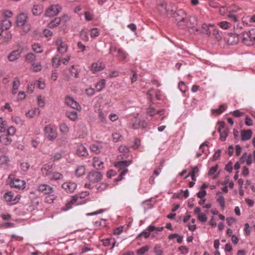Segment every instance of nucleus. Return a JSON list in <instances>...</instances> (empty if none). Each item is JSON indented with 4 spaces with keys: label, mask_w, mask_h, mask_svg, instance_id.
<instances>
[{
    "label": "nucleus",
    "mask_w": 255,
    "mask_h": 255,
    "mask_svg": "<svg viewBox=\"0 0 255 255\" xmlns=\"http://www.w3.org/2000/svg\"><path fill=\"white\" fill-rule=\"evenodd\" d=\"M194 214L197 215V219L201 223H205L208 220L207 214L202 213L199 207H196L194 209Z\"/></svg>",
    "instance_id": "ddd939ff"
},
{
    "label": "nucleus",
    "mask_w": 255,
    "mask_h": 255,
    "mask_svg": "<svg viewBox=\"0 0 255 255\" xmlns=\"http://www.w3.org/2000/svg\"><path fill=\"white\" fill-rule=\"evenodd\" d=\"M105 68V64L100 61H97L93 63L91 67V70L94 73L100 72Z\"/></svg>",
    "instance_id": "f3484780"
},
{
    "label": "nucleus",
    "mask_w": 255,
    "mask_h": 255,
    "mask_svg": "<svg viewBox=\"0 0 255 255\" xmlns=\"http://www.w3.org/2000/svg\"><path fill=\"white\" fill-rule=\"evenodd\" d=\"M217 202L222 210H224L225 208V199L224 196L219 195L217 199Z\"/></svg>",
    "instance_id": "ea45409f"
},
{
    "label": "nucleus",
    "mask_w": 255,
    "mask_h": 255,
    "mask_svg": "<svg viewBox=\"0 0 255 255\" xmlns=\"http://www.w3.org/2000/svg\"><path fill=\"white\" fill-rule=\"evenodd\" d=\"M214 26V24H210L208 25L207 24L204 23V24H202V28L203 29L205 30L204 32L206 34L210 35L211 34V32L209 31V27H213Z\"/></svg>",
    "instance_id": "4d7b16f0"
},
{
    "label": "nucleus",
    "mask_w": 255,
    "mask_h": 255,
    "mask_svg": "<svg viewBox=\"0 0 255 255\" xmlns=\"http://www.w3.org/2000/svg\"><path fill=\"white\" fill-rule=\"evenodd\" d=\"M76 153L77 155L81 156H86L88 155L87 149L83 144H79L77 146Z\"/></svg>",
    "instance_id": "4be33fe9"
},
{
    "label": "nucleus",
    "mask_w": 255,
    "mask_h": 255,
    "mask_svg": "<svg viewBox=\"0 0 255 255\" xmlns=\"http://www.w3.org/2000/svg\"><path fill=\"white\" fill-rule=\"evenodd\" d=\"M130 164L129 162H128L126 161H123L121 162H118L115 164V166L117 168H119L120 170L122 171L120 173V176H122L128 171V169L127 167Z\"/></svg>",
    "instance_id": "6ab92c4d"
},
{
    "label": "nucleus",
    "mask_w": 255,
    "mask_h": 255,
    "mask_svg": "<svg viewBox=\"0 0 255 255\" xmlns=\"http://www.w3.org/2000/svg\"><path fill=\"white\" fill-rule=\"evenodd\" d=\"M103 148V143L100 142H96L92 144L90 146L92 151L95 153H100Z\"/></svg>",
    "instance_id": "393cba45"
},
{
    "label": "nucleus",
    "mask_w": 255,
    "mask_h": 255,
    "mask_svg": "<svg viewBox=\"0 0 255 255\" xmlns=\"http://www.w3.org/2000/svg\"><path fill=\"white\" fill-rule=\"evenodd\" d=\"M38 191L44 194H50L53 193V188L46 184H41L38 187Z\"/></svg>",
    "instance_id": "5701e85b"
},
{
    "label": "nucleus",
    "mask_w": 255,
    "mask_h": 255,
    "mask_svg": "<svg viewBox=\"0 0 255 255\" xmlns=\"http://www.w3.org/2000/svg\"><path fill=\"white\" fill-rule=\"evenodd\" d=\"M226 221H227V224L229 226H231L233 225L234 224H235V223H236L237 220L235 218H233V217H228L226 219Z\"/></svg>",
    "instance_id": "0e129e2a"
},
{
    "label": "nucleus",
    "mask_w": 255,
    "mask_h": 255,
    "mask_svg": "<svg viewBox=\"0 0 255 255\" xmlns=\"http://www.w3.org/2000/svg\"><path fill=\"white\" fill-rule=\"evenodd\" d=\"M218 165H216L215 166L211 167L208 172L209 176L212 177L213 178L215 179L218 175Z\"/></svg>",
    "instance_id": "7c9ffc66"
},
{
    "label": "nucleus",
    "mask_w": 255,
    "mask_h": 255,
    "mask_svg": "<svg viewBox=\"0 0 255 255\" xmlns=\"http://www.w3.org/2000/svg\"><path fill=\"white\" fill-rule=\"evenodd\" d=\"M56 198V196L54 194H50L47 196L45 198V202L48 203H52L54 200H55Z\"/></svg>",
    "instance_id": "052dcab7"
},
{
    "label": "nucleus",
    "mask_w": 255,
    "mask_h": 255,
    "mask_svg": "<svg viewBox=\"0 0 255 255\" xmlns=\"http://www.w3.org/2000/svg\"><path fill=\"white\" fill-rule=\"evenodd\" d=\"M43 11V7L41 5H34L32 9V14L34 15H39Z\"/></svg>",
    "instance_id": "c9c22d12"
},
{
    "label": "nucleus",
    "mask_w": 255,
    "mask_h": 255,
    "mask_svg": "<svg viewBox=\"0 0 255 255\" xmlns=\"http://www.w3.org/2000/svg\"><path fill=\"white\" fill-rule=\"evenodd\" d=\"M15 128L13 127H10L7 129V135L12 136L15 134Z\"/></svg>",
    "instance_id": "774afa93"
},
{
    "label": "nucleus",
    "mask_w": 255,
    "mask_h": 255,
    "mask_svg": "<svg viewBox=\"0 0 255 255\" xmlns=\"http://www.w3.org/2000/svg\"><path fill=\"white\" fill-rule=\"evenodd\" d=\"M59 129L61 133L63 135H67L70 131L69 127L64 123H61L59 124Z\"/></svg>",
    "instance_id": "cd10ccee"
},
{
    "label": "nucleus",
    "mask_w": 255,
    "mask_h": 255,
    "mask_svg": "<svg viewBox=\"0 0 255 255\" xmlns=\"http://www.w3.org/2000/svg\"><path fill=\"white\" fill-rule=\"evenodd\" d=\"M60 18L56 17L49 23L48 26L50 28H54L60 24Z\"/></svg>",
    "instance_id": "de8ad7c7"
},
{
    "label": "nucleus",
    "mask_w": 255,
    "mask_h": 255,
    "mask_svg": "<svg viewBox=\"0 0 255 255\" xmlns=\"http://www.w3.org/2000/svg\"><path fill=\"white\" fill-rule=\"evenodd\" d=\"M157 10L162 15H166L171 14L173 10L170 11L166 3L163 0H160L157 6Z\"/></svg>",
    "instance_id": "39448f33"
},
{
    "label": "nucleus",
    "mask_w": 255,
    "mask_h": 255,
    "mask_svg": "<svg viewBox=\"0 0 255 255\" xmlns=\"http://www.w3.org/2000/svg\"><path fill=\"white\" fill-rule=\"evenodd\" d=\"M174 196L180 199H182L183 198H187L189 196V191L188 190L184 191H181L180 193L175 194Z\"/></svg>",
    "instance_id": "a18cd8bd"
},
{
    "label": "nucleus",
    "mask_w": 255,
    "mask_h": 255,
    "mask_svg": "<svg viewBox=\"0 0 255 255\" xmlns=\"http://www.w3.org/2000/svg\"><path fill=\"white\" fill-rule=\"evenodd\" d=\"M19 85H20V82L19 80H15L13 81V86H12V94L15 95L17 93Z\"/></svg>",
    "instance_id": "3c124183"
},
{
    "label": "nucleus",
    "mask_w": 255,
    "mask_h": 255,
    "mask_svg": "<svg viewBox=\"0 0 255 255\" xmlns=\"http://www.w3.org/2000/svg\"><path fill=\"white\" fill-rule=\"evenodd\" d=\"M65 102L67 106L73 109L76 110L81 109L80 105L73 98L70 96H67L65 98Z\"/></svg>",
    "instance_id": "dca6fc26"
},
{
    "label": "nucleus",
    "mask_w": 255,
    "mask_h": 255,
    "mask_svg": "<svg viewBox=\"0 0 255 255\" xmlns=\"http://www.w3.org/2000/svg\"><path fill=\"white\" fill-rule=\"evenodd\" d=\"M80 37L84 40L87 41L89 40V32L87 29H83L81 31Z\"/></svg>",
    "instance_id": "09e8293b"
},
{
    "label": "nucleus",
    "mask_w": 255,
    "mask_h": 255,
    "mask_svg": "<svg viewBox=\"0 0 255 255\" xmlns=\"http://www.w3.org/2000/svg\"><path fill=\"white\" fill-rule=\"evenodd\" d=\"M78 197L77 196H73L72 197L70 200L68 201L63 208V210L67 211L70 209L72 205H74L77 201Z\"/></svg>",
    "instance_id": "bb28decb"
},
{
    "label": "nucleus",
    "mask_w": 255,
    "mask_h": 255,
    "mask_svg": "<svg viewBox=\"0 0 255 255\" xmlns=\"http://www.w3.org/2000/svg\"><path fill=\"white\" fill-rule=\"evenodd\" d=\"M39 113V109L37 108H32L25 112V116L28 119H32Z\"/></svg>",
    "instance_id": "a878e982"
},
{
    "label": "nucleus",
    "mask_w": 255,
    "mask_h": 255,
    "mask_svg": "<svg viewBox=\"0 0 255 255\" xmlns=\"http://www.w3.org/2000/svg\"><path fill=\"white\" fill-rule=\"evenodd\" d=\"M147 95V99L150 101H152L153 95H155L157 100H159L160 99L161 94L159 91H157L153 89H150L148 91Z\"/></svg>",
    "instance_id": "412c9836"
},
{
    "label": "nucleus",
    "mask_w": 255,
    "mask_h": 255,
    "mask_svg": "<svg viewBox=\"0 0 255 255\" xmlns=\"http://www.w3.org/2000/svg\"><path fill=\"white\" fill-rule=\"evenodd\" d=\"M87 178L91 182L96 183L102 179V175L99 172H91L88 174Z\"/></svg>",
    "instance_id": "9d476101"
},
{
    "label": "nucleus",
    "mask_w": 255,
    "mask_h": 255,
    "mask_svg": "<svg viewBox=\"0 0 255 255\" xmlns=\"http://www.w3.org/2000/svg\"><path fill=\"white\" fill-rule=\"evenodd\" d=\"M146 112L149 116L152 117L154 116L155 114L161 115L162 111H156L154 108L149 107V108L147 109Z\"/></svg>",
    "instance_id": "37998d69"
},
{
    "label": "nucleus",
    "mask_w": 255,
    "mask_h": 255,
    "mask_svg": "<svg viewBox=\"0 0 255 255\" xmlns=\"http://www.w3.org/2000/svg\"><path fill=\"white\" fill-rule=\"evenodd\" d=\"M12 23L11 22L7 19H5L2 20L0 29H2L3 30H7L9 31V29L11 27Z\"/></svg>",
    "instance_id": "c756f323"
},
{
    "label": "nucleus",
    "mask_w": 255,
    "mask_h": 255,
    "mask_svg": "<svg viewBox=\"0 0 255 255\" xmlns=\"http://www.w3.org/2000/svg\"><path fill=\"white\" fill-rule=\"evenodd\" d=\"M106 84L105 80H102L99 81L96 85V89L97 91H101L105 87Z\"/></svg>",
    "instance_id": "603ef678"
},
{
    "label": "nucleus",
    "mask_w": 255,
    "mask_h": 255,
    "mask_svg": "<svg viewBox=\"0 0 255 255\" xmlns=\"http://www.w3.org/2000/svg\"><path fill=\"white\" fill-rule=\"evenodd\" d=\"M12 141L11 138L7 135H2L0 136V142L4 145L10 144Z\"/></svg>",
    "instance_id": "4c0bfd02"
},
{
    "label": "nucleus",
    "mask_w": 255,
    "mask_h": 255,
    "mask_svg": "<svg viewBox=\"0 0 255 255\" xmlns=\"http://www.w3.org/2000/svg\"><path fill=\"white\" fill-rule=\"evenodd\" d=\"M163 229V227H157L153 226H150L148 227L147 230L149 231V232H152L154 231H156L157 232H161Z\"/></svg>",
    "instance_id": "e2e57ef3"
},
{
    "label": "nucleus",
    "mask_w": 255,
    "mask_h": 255,
    "mask_svg": "<svg viewBox=\"0 0 255 255\" xmlns=\"http://www.w3.org/2000/svg\"><path fill=\"white\" fill-rule=\"evenodd\" d=\"M4 200L10 204H15L20 199V196L18 194L15 195L14 193L9 191L7 192L3 195Z\"/></svg>",
    "instance_id": "20e7f679"
},
{
    "label": "nucleus",
    "mask_w": 255,
    "mask_h": 255,
    "mask_svg": "<svg viewBox=\"0 0 255 255\" xmlns=\"http://www.w3.org/2000/svg\"><path fill=\"white\" fill-rule=\"evenodd\" d=\"M100 35V31L97 28H94L91 30L90 35L91 38H95Z\"/></svg>",
    "instance_id": "13d9d810"
},
{
    "label": "nucleus",
    "mask_w": 255,
    "mask_h": 255,
    "mask_svg": "<svg viewBox=\"0 0 255 255\" xmlns=\"http://www.w3.org/2000/svg\"><path fill=\"white\" fill-rule=\"evenodd\" d=\"M66 116L70 120L73 121H76L78 118L77 113L75 111L67 112Z\"/></svg>",
    "instance_id": "a19ab883"
},
{
    "label": "nucleus",
    "mask_w": 255,
    "mask_h": 255,
    "mask_svg": "<svg viewBox=\"0 0 255 255\" xmlns=\"http://www.w3.org/2000/svg\"><path fill=\"white\" fill-rule=\"evenodd\" d=\"M173 16L175 18V20L179 26L183 27L185 26H190L188 22V18L183 10H177L176 12L174 13Z\"/></svg>",
    "instance_id": "f03ea898"
},
{
    "label": "nucleus",
    "mask_w": 255,
    "mask_h": 255,
    "mask_svg": "<svg viewBox=\"0 0 255 255\" xmlns=\"http://www.w3.org/2000/svg\"><path fill=\"white\" fill-rule=\"evenodd\" d=\"M154 253L156 255H163V251L160 249L159 245H156L154 247Z\"/></svg>",
    "instance_id": "69168bd1"
},
{
    "label": "nucleus",
    "mask_w": 255,
    "mask_h": 255,
    "mask_svg": "<svg viewBox=\"0 0 255 255\" xmlns=\"http://www.w3.org/2000/svg\"><path fill=\"white\" fill-rule=\"evenodd\" d=\"M27 18V14L24 13H21L17 16L16 24L20 28V32L22 34L27 33L30 30V25L26 22Z\"/></svg>",
    "instance_id": "f257e3e1"
},
{
    "label": "nucleus",
    "mask_w": 255,
    "mask_h": 255,
    "mask_svg": "<svg viewBox=\"0 0 255 255\" xmlns=\"http://www.w3.org/2000/svg\"><path fill=\"white\" fill-rule=\"evenodd\" d=\"M9 161L8 157L4 155L0 156V165H5Z\"/></svg>",
    "instance_id": "bf43d9fd"
},
{
    "label": "nucleus",
    "mask_w": 255,
    "mask_h": 255,
    "mask_svg": "<svg viewBox=\"0 0 255 255\" xmlns=\"http://www.w3.org/2000/svg\"><path fill=\"white\" fill-rule=\"evenodd\" d=\"M61 11V7L57 4L50 5L46 10L45 15L48 17H52L57 15Z\"/></svg>",
    "instance_id": "0eeeda50"
},
{
    "label": "nucleus",
    "mask_w": 255,
    "mask_h": 255,
    "mask_svg": "<svg viewBox=\"0 0 255 255\" xmlns=\"http://www.w3.org/2000/svg\"><path fill=\"white\" fill-rule=\"evenodd\" d=\"M217 25L223 30H227L230 28L232 26L231 23L226 21H223L219 22Z\"/></svg>",
    "instance_id": "58836bf2"
},
{
    "label": "nucleus",
    "mask_w": 255,
    "mask_h": 255,
    "mask_svg": "<svg viewBox=\"0 0 255 255\" xmlns=\"http://www.w3.org/2000/svg\"><path fill=\"white\" fill-rule=\"evenodd\" d=\"M86 172V167L83 165H80L78 166L75 171V175L77 177H81L83 176Z\"/></svg>",
    "instance_id": "473e14b6"
},
{
    "label": "nucleus",
    "mask_w": 255,
    "mask_h": 255,
    "mask_svg": "<svg viewBox=\"0 0 255 255\" xmlns=\"http://www.w3.org/2000/svg\"><path fill=\"white\" fill-rule=\"evenodd\" d=\"M22 50L18 49L10 52L8 56V59L9 61L13 62L17 60L20 56Z\"/></svg>",
    "instance_id": "aec40b11"
},
{
    "label": "nucleus",
    "mask_w": 255,
    "mask_h": 255,
    "mask_svg": "<svg viewBox=\"0 0 255 255\" xmlns=\"http://www.w3.org/2000/svg\"><path fill=\"white\" fill-rule=\"evenodd\" d=\"M147 123L144 121H141L140 119L135 118L131 123V126L133 128L137 129L140 128H145Z\"/></svg>",
    "instance_id": "2eb2a0df"
},
{
    "label": "nucleus",
    "mask_w": 255,
    "mask_h": 255,
    "mask_svg": "<svg viewBox=\"0 0 255 255\" xmlns=\"http://www.w3.org/2000/svg\"><path fill=\"white\" fill-rule=\"evenodd\" d=\"M61 58L58 55L55 56L52 60V64L53 66L57 67L61 65Z\"/></svg>",
    "instance_id": "49530a36"
},
{
    "label": "nucleus",
    "mask_w": 255,
    "mask_h": 255,
    "mask_svg": "<svg viewBox=\"0 0 255 255\" xmlns=\"http://www.w3.org/2000/svg\"><path fill=\"white\" fill-rule=\"evenodd\" d=\"M32 50L36 53H41L43 48L39 44L34 43L32 45Z\"/></svg>",
    "instance_id": "864d4df0"
},
{
    "label": "nucleus",
    "mask_w": 255,
    "mask_h": 255,
    "mask_svg": "<svg viewBox=\"0 0 255 255\" xmlns=\"http://www.w3.org/2000/svg\"><path fill=\"white\" fill-rule=\"evenodd\" d=\"M252 135V131L250 130H244L241 132V138L243 140H247L250 139Z\"/></svg>",
    "instance_id": "2f4dec72"
},
{
    "label": "nucleus",
    "mask_w": 255,
    "mask_h": 255,
    "mask_svg": "<svg viewBox=\"0 0 255 255\" xmlns=\"http://www.w3.org/2000/svg\"><path fill=\"white\" fill-rule=\"evenodd\" d=\"M51 167L49 165L45 164L42 167L41 170L43 174L49 177L51 173Z\"/></svg>",
    "instance_id": "c03bdc74"
},
{
    "label": "nucleus",
    "mask_w": 255,
    "mask_h": 255,
    "mask_svg": "<svg viewBox=\"0 0 255 255\" xmlns=\"http://www.w3.org/2000/svg\"><path fill=\"white\" fill-rule=\"evenodd\" d=\"M128 54L126 51L122 49H119L118 50V57L122 60H125L127 57Z\"/></svg>",
    "instance_id": "8fccbe9b"
},
{
    "label": "nucleus",
    "mask_w": 255,
    "mask_h": 255,
    "mask_svg": "<svg viewBox=\"0 0 255 255\" xmlns=\"http://www.w3.org/2000/svg\"><path fill=\"white\" fill-rule=\"evenodd\" d=\"M107 112L101 110L98 111V117L100 122L103 125H106L108 123L107 120Z\"/></svg>",
    "instance_id": "b1692460"
},
{
    "label": "nucleus",
    "mask_w": 255,
    "mask_h": 255,
    "mask_svg": "<svg viewBox=\"0 0 255 255\" xmlns=\"http://www.w3.org/2000/svg\"><path fill=\"white\" fill-rule=\"evenodd\" d=\"M37 104L40 108H44L46 104L45 97L41 95L37 96Z\"/></svg>",
    "instance_id": "e433bc0d"
},
{
    "label": "nucleus",
    "mask_w": 255,
    "mask_h": 255,
    "mask_svg": "<svg viewBox=\"0 0 255 255\" xmlns=\"http://www.w3.org/2000/svg\"><path fill=\"white\" fill-rule=\"evenodd\" d=\"M255 159V152L254 154H248L246 153H244L243 156L240 158V162L241 163L246 162L247 164L250 165L253 162V161Z\"/></svg>",
    "instance_id": "a211bd4d"
},
{
    "label": "nucleus",
    "mask_w": 255,
    "mask_h": 255,
    "mask_svg": "<svg viewBox=\"0 0 255 255\" xmlns=\"http://www.w3.org/2000/svg\"><path fill=\"white\" fill-rule=\"evenodd\" d=\"M77 184L75 182L68 181L64 182L61 185V187L68 193L73 192L77 188Z\"/></svg>",
    "instance_id": "1a4fd4ad"
},
{
    "label": "nucleus",
    "mask_w": 255,
    "mask_h": 255,
    "mask_svg": "<svg viewBox=\"0 0 255 255\" xmlns=\"http://www.w3.org/2000/svg\"><path fill=\"white\" fill-rule=\"evenodd\" d=\"M12 121L16 124L18 125H22L24 123L23 121L18 116H13L11 118Z\"/></svg>",
    "instance_id": "5fc2aeb1"
},
{
    "label": "nucleus",
    "mask_w": 255,
    "mask_h": 255,
    "mask_svg": "<svg viewBox=\"0 0 255 255\" xmlns=\"http://www.w3.org/2000/svg\"><path fill=\"white\" fill-rule=\"evenodd\" d=\"M31 69L35 72H38L41 70L42 66L40 63H34L31 66Z\"/></svg>",
    "instance_id": "680f3d73"
},
{
    "label": "nucleus",
    "mask_w": 255,
    "mask_h": 255,
    "mask_svg": "<svg viewBox=\"0 0 255 255\" xmlns=\"http://www.w3.org/2000/svg\"><path fill=\"white\" fill-rule=\"evenodd\" d=\"M10 32L7 30L0 29V43H4L9 41L11 38Z\"/></svg>",
    "instance_id": "f8f14e48"
},
{
    "label": "nucleus",
    "mask_w": 255,
    "mask_h": 255,
    "mask_svg": "<svg viewBox=\"0 0 255 255\" xmlns=\"http://www.w3.org/2000/svg\"><path fill=\"white\" fill-rule=\"evenodd\" d=\"M103 162L97 157H95L93 159V166L97 169H101L103 168Z\"/></svg>",
    "instance_id": "c85d7f7f"
},
{
    "label": "nucleus",
    "mask_w": 255,
    "mask_h": 255,
    "mask_svg": "<svg viewBox=\"0 0 255 255\" xmlns=\"http://www.w3.org/2000/svg\"><path fill=\"white\" fill-rule=\"evenodd\" d=\"M218 125V131L220 133V139L222 141H224L228 134V130L225 127V123L223 122H219Z\"/></svg>",
    "instance_id": "6e6552de"
},
{
    "label": "nucleus",
    "mask_w": 255,
    "mask_h": 255,
    "mask_svg": "<svg viewBox=\"0 0 255 255\" xmlns=\"http://www.w3.org/2000/svg\"><path fill=\"white\" fill-rule=\"evenodd\" d=\"M62 174L58 172H53L49 176V178L51 180H59L62 179Z\"/></svg>",
    "instance_id": "f704fd0d"
},
{
    "label": "nucleus",
    "mask_w": 255,
    "mask_h": 255,
    "mask_svg": "<svg viewBox=\"0 0 255 255\" xmlns=\"http://www.w3.org/2000/svg\"><path fill=\"white\" fill-rule=\"evenodd\" d=\"M10 185L11 187L19 189H23L25 187V182L23 180L14 178L11 179Z\"/></svg>",
    "instance_id": "9b49d317"
},
{
    "label": "nucleus",
    "mask_w": 255,
    "mask_h": 255,
    "mask_svg": "<svg viewBox=\"0 0 255 255\" xmlns=\"http://www.w3.org/2000/svg\"><path fill=\"white\" fill-rule=\"evenodd\" d=\"M7 127V122L2 118H0V132H3Z\"/></svg>",
    "instance_id": "79ce46f5"
},
{
    "label": "nucleus",
    "mask_w": 255,
    "mask_h": 255,
    "mask_svg": "<svg viewBox=\"0 0 255 255\" xmlns=\"http://www.w3.org/2000/svg\"><path fill=\"white\" fill-rule=\"evenodd\" d=\"M44 132L46 139L49 141H53L57 137L58 133L56 128L53 125L47 126L44 128Z\"/></svg>",
    "instance_id": "7ed1b4c3"
},
{
    "label": "nucleus",
    "mask_w": 255,
    "mask_h": 255,
    "mask_svg": "<svg viewBox=\"0 0 255 255\" xmlns=\"http://www.w3.org/2000/svg\"><path fill=\"white\" fill-rule=\"evenodd\" d=\"M35 59V56L32 53H28L25 56V60L28 62H32Z\"/></svg>",
    "instance_id": "338daca9"
},
{
    "label": "nucleus",
    "mask_w": 255,
    "mask_h": 255,
    "mask_svg": "<svg viewBox=\"0 0 255 255\" xmlns=\"http://www.w3.org/2000/svg\"><path fill=\"white\" fill-rule=\"evenodd\" d=\"M251 30L249 31H245L241 35L242 42L247 45H253V42L251 39Z\"/></svg>",
    "instance_id": "4468645a"
},
{
    "label": "nucleus",
    "mask_w": 255,
    "mask_h": 255,
    "mask_svg": "<svg viewBox=\"0 0 255 255\" xmlns=\"http://www.w3.org/2000/svg\"><path fill=\"white\" fill-rule=\"evenodd\" d=\"M227 108V106L225 104L221 105L218 109L212 110V114L215 116H218L222 113Z\"/></svg>",
    "instance_id": "72a5a7b5"
},
{
    "label": "nucleus",
    "mask_w": 255,
    "mask_h": 255,
    "mask_svg": "<svg viewBox=\"0 0 255 255\" xmlns=\"http://www.w3.org/2000/svg\"><path fill=\"white\" fill-rule=\"evenodd\" d=\"M57 50L60 54L65 53L68 49V46L61 38H57L55 41Z\"/></svg>",
    "instance_id": "423d86ee"
},
{
    "label": "nucleus",
    "mask_w": 255,
    "mask_h": 255,
    "mask_svg": "<svg viewBox=\"0 0 255 255\" xmlns=\"http://www.w3.org/2000/svg\"><path fill=\"white\" fill-rule=\"evenodd\" d=\"M199 172V169L197 167H195L193 168L192 171L191 173L189 174L187 176H190L191 177V178L193 180L195 181L196 180V175L197 173H198Z\"/></svg>",
    "instance_id": "6e6d98bb"
}]
</instances>
